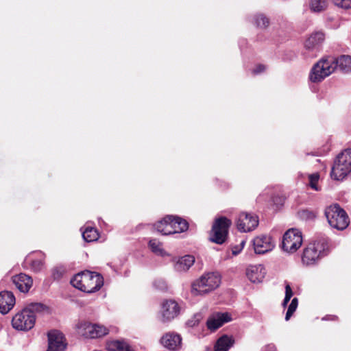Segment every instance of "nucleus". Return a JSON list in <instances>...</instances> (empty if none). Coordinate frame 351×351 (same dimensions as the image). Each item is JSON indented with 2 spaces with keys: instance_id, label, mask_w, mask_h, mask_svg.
<instances>
[{
  "instance_id": "nucleus-1",
  "label": "nucleus",
  "mask_w": 351,
  "mask_h": 351,
  "mask_svg": "<svg viewBox=\"0 0 351 351\" xmlns=\"http://www.w3.org/2000/svg\"><path fill=\"white\" fill-rule=\"evenodd\" d=\"M71 284L82 291L91 293L101 289L104 285V278L97 272L86 270L75 275L71 280Z\"/></svg>"
},
{
  "instance_id": "nucleus-2",
  "label": "nucleus",
  "mask_w": 351,
  "mask_h": 351,
  "mask_svg": "<svg viewBox=\"0 0 351 351\" xmlns=\"http://www.w3.org/2000/svg\"><path fill=\"white\" fill-rule=\"evenodd\" d=\"M328 252L327 238L321 237L310 243L303 250L302 261L304 265H313L316 264Z\"/></svg>"
},
{
  "instance_id": "nucleus-3",
  "label": "nucleus",
  "mask_w": 351,
  "mask_h": 351,
  "mask_svg": "<svg viewBox=\"0 0 351 351\" xmlns=\"http://www.w3.org/2000/svg\"><path fill=\"white\" fill-rule=\"evenodd\" d=\"M43 308V305L40 303L31 304L13 317L12 320L13 328L18 330L32 329L35 324V312L40 311Z\"/></svg>"
},
{
  "instance_id": "nucleus-4",
  "label": "nucleus",
  "mask_w": 351,
  "mask_h": 351,
  "mask_svg": "<svg viewBox=\"0 0 351 351\" xmlns=\"http://www.w3.org/2000/svg\"><path fill=\"white\" fill-rule=\"evenodd\" d=\"M220 275L217 272H208L202 276L191 285V293L194 295L206 294L219 287Z\"/></svg>"
},
{
  "instance_id": "nucleus-5",
  "label": "nucleus",
  "mask_w": 351,
  "mask_h": 351,
  "mask_svg": "<svg viewBox=\"0 0 351 351\" xmlns=\"http://www.w3.org/2000/svg\"><path fill=\"white\" fill-rule=\"evenodd\" d=\"M351 172V149L340 153L332 167L330 176L335 180H342Z\"/></svg>"
},
{
  "instance_id": "nucleus-6",
  "label": "nucleus",
  "mask_w": 351,
  "mask_h": 351,
  "mask_svg": "<svg viewBox=\"0 0 351 351\" xmlns=\"http://www.w3.org/2000/svg\"><path fill=\"white\" fill-rule=\"evenodd\" d=\"M335 71V65L334 58H324L314 64L311 69L309 79L312 82H320Z\"/></svg>"
},
{
  "instance_id": "nucleus-7",
  "label": "nucleus",
  "mask_w": 351,
  "mask_h": 351,
  "mask_svg": "<svg viewBox=\"0 0 351 351\" xmlns=\"http://www.w3.org/2000/svg\"><path fill=\"white\" fill-rule=\"evenodd\" d=\"M302 234L298 228H290L287 230L282 237V248L288 254H293L302 246Z\"/></svg>"
},
{
  "instance_id": "nucleus-8",
  "label": "nucleus",
  "mask_w": 351,
  "mask_h": 351,
  "mask_svg": "<svg viewBox=\"0 0 351 351\" xmlns=\"http://www.w3.org/2000/svg\"><path fill=\"white\" fill-rule=\"evenodd\" d=\"M231 221H215L208 232V241L211 243L222 245L228 238Z\"/></svg>"
},
{
  "instance_id": "nucleus-9",
  "label": "nucleus",
  "mask_w": 351,
  "mask_h": 351,
  "mask_svg": "<svg viewBox=\"0 0 351 351\" xmlns=\"http://www.w3.org/2000/svg\"><path fill=\"white\" fill-rule=\"evenodd\" d=\"M75 329L79 335L86 338H100L109 332L108 328L100 324H93L86 321H80L75 325Z\"/></svg>"
},
{
  "instance_id": "nucleus-10",
  "label": "nucleus",
  "mask_w": 351,
  "mask_h": 351,
  "mask_svg": "<svg viewBox=\"0 0 351 351\" xmlns=\"http://www.w3.org/2000/svg\"><path fill=\"white\" fill-rule=\"evenodd\" d=\"M153 227L163 235L185 232L189 228L188 221H156Z\"/></svg>"
},
{
  "instance_id": "nucleus-11",
  "label": "nucleus",
  "mask_w": 351,
  "mask_h": 351,
  "mask_svg": "<svg viewBox=\"0 0 351 351\" xmlns=\"http://www.w3.org/2000/svg\"><path fill=\"white\" fill-rule=\"evenodd\" d=\"M252 243L256 254H265L270 252L276 246L273 238L267 234H261L254 237Z\"/></svg>"
},
{
  "instance_id": "nucleus-12",
  "label": "nucleus",
  "mask_w": 351,
  "mask_h": 351,
  "mask_svg": "<svg viewBox=\"0 0 351 351\" xmlns=\"http://www.w3.org/2000/svg\"><path fill=\"white\" fill-rule=\"evenodd\" d=\"M180 310V306L175 300H169L164 302L161 309V321L170 322L178 315Z\"/></svg>"
},
{
  "instance_id": "nucleus-13",
  "label": "nucleus",
  "mask_w": 351,
  "mask_h": 351,
  "mask_svg": "<svg viewBox=\"0 0 351 351\" xmlns=\"http://www.w3.org/2000/svg\"><path fill=\"white\" fill-rule=\"evenodd\" d=\"M66 344L62 332L51 330L48 332L47 351H64Z\"/></svg>"
},
{
  "instance_id": "nucleus-14",
  "label": "nucleus",
  "mask_w": 351,
  "mask_h": 351,
  "mask_svg": "<svg viewBox=\"0 0 351 351\" xmlns=\"http://www.w3.org/2000/svg\"><path fill=\"white\" fill-rule=\"evenodd\" d=\"M324 40V34L321 32L312 34L305 41V49L309 52H312L309 56L315 57L319 51V47Z\"/></svg>"
},
{
  "instance_id": "nucleus-15",
  "label": "nucleus",
  "mask_w": 351,
  "mask_h": 351,
  "mask_svg": "<svg viewBox=\"0 0 351 351\" xmlns=\"http://www.w3.org/2000/svg\"><path fill=\"white\" fill-rule=\"evenodd\" d=\"M160 343L169 350H178L181 348L182 338L179 334L169 332L161 337Z\"/></svg>"
},
{
  "instance_id": "nucleus-16",
  "label": "nucleus",
  "mask_w": 351,
  "mask_h": 351,
  "mask_svg": "<svg viewBox=\"0 0 351 351\" xmlns=\"http://www.w3.org/2000/svg\"><path fill=\"white\" fill-rule=\"evenodd\" d=\"M45 255L42 252H36L30 254L26 258V262L29 265L30 269L38 273L45 268Z\"/></svg>"
},
{
  "instance_id": "nucleus-17",
  "label": "nucleus",
  "mask_w": 351,
  "mask_h": 351,
  "mask_svg": "<svg viewBox=\"0 0 351 351\" xmlns=\"http://www.w3.org/2000/svg\"><path fill=\"white\" fill-rule=\"evenodd\" d=\"M231 319V315L228 313H217L208 318L206 325L208 329L215 330Z\"/></svg>"
},
{
  "instance_id": "nucleus-18",
  "label": "nucleus",
  "mask_w": 351,
  "mask_h": 351,
  "mask_svg": "<svg viewBox=\"0 0 351 351\" xmlns=\"http://www.w3.org/2000/svg\"><path fill=\"white\" fill-rule=\"evenodd\" d=\"M265 274V269L262 265H250L246 269V276L253 283L262 282Z\"/></svg>"
},
{
  "instance_id": "nucleus-19",
  "label": "nucleus",
  "mask_w": 351,
  "mask_h": 351,
  "mask_svg": "<svg viewBox=\"0 0 351 351\" xmlns=\"http://www.w3.org/2000/svg\"><path fill=\"white\" fill-rule=\"evenodd\" d=\"M12 282L21 292L27 293L32 287L33 280L31 276L21 273L12 277Z\"/></svg>"
},
{
  "instance_id": "nucleus-20",
  "label": "nucleus",
  "mask_w": 351,
  "mask_h": 351,
  "mask_svg": "<svg viewBox=\"0 0 351 351\" xmlns=\"http://www.w3.org/2000/svg\"><path fill=\"white\" fill-rule=\"evenodd\" d=\"M15 304V297L10 291L0 293V312L7 314Z\"/></svg>"
},
{
  "instance_id": "nucleus-21",
  "label": "nucleus",
  "mask_w": 351,
  "mask_h": 351,
  "mask_svg": "<svg viewBox=\"0 0 351 351\" xmlns=\"http://www.w3.org/2000/svg\"><path fill=\"white\" fill-rule=\"evenodd\" d=\"M325 217L327 219H347L348 216L346 212L338 204H335L325 209Z\"/></svg>"
},
{
  "instance_id": "nucleus-22",
  "label": "nucleus",
  "mask_w": 351,
  "mask_h": 351,
  "mask_svg": "<svg viewBox=\"0 0 351 351\" xmlns=\"http://www.w3.org/2000/svg\"><path fill=\"white\" fill-rule=\"evenodd\" d=\"M195 258L191 255H186L178 258L174 264V269L178 272L187 271L194 263Z\"/></svg>"
},
{
  "instance_id": "nucleus-23",
  "label": "nucleus",
  "mask_w": 351,
  "mask_h": 351,
  "mask_svg": "<svg viewBox=\"0 0 351 351\" xmlns=\"http://www.w3.org/2000/svg\"><path fill=\"white\" fill-rule=\"evenodd\" d=\"M335 69L338 67L344 73L351 72V56L348 55H341L338 58H334Z\"/></svg>"
},
{
  "instance_id": "nucleus-24",
  "label": "nucleus",
  "mask_w": 351,
  "mask_h": 351,
  "mask_svg": "<svg viewBox=\"0 0 351 351\" xmlns=\"http://www.w3.org/2000/svg\"><path fill=\"white\" fill-rule=\"evenodd\" d=\"M234 339L232 337L224 335L219 337L215 346V351H228L233 346Z\"/></svg>"
},
{
  "instance_id": "nucleus-25",
  "label": "nucleus",
  "mask_w": 351,
  "mask_h": 351,
  "mask_svg": "<svg viewBox=\"0 0 351 351\" xmlns=\"http://www.w3.org/2000/svg\"><path fill=\"white\" fill-rule=\"evenodd\" d=\"M259 221H237L236 227L240 232H250L258 226Z\"/></svg>"
},
{
  "instance_id": "nucleus-26",
  "label": "nucleus",
  "mask_w": 351,
  "mask_h": 351,
  "mask_svg": "<svg viewBox=\"0 0 351 351\" xmlns=\"http://www.w3.org/2000/svg\"><path fill=\"white\" fill-rule=\"evenodd\" d=\"M108 351H134L130 346L123 340H114L108 342Z\"/></svg>"
},
{
  "instance_id": "nucleus-27",
  "label": "nucleus",
  "mask_w": 351,
  "mask_h": 351,
  "mask_svg": "<svg viewBox=\"0 0 351 351\" xmlns=\"http://www.w3.org/2000/svg\"><path fill=\"white\" fill-rule=\"evenodd\" d=\"M82 235L84 240L88 243L95 241L99 238V233L96 228L87 226L84 230H82Z\"/></svg>"
},
{
  "instance_id": "nucleus-28",
  "label": "nucleus",
  "mask_w": 351,
  "mask_h": 351,
  "mask_svg": "<svg viewBox=\"0 0 351 351\" xmlns=\"http://www.w3.org/2000/svg\"><path fill=\"white\" fill-rule=\"evenodd\" d=\"M252 23L259 28H266L269 25V19L263 14H256L254 16Z\"/></svg>"
},
{
  "instance_id": "nucleus-29",
  "label": "nucleus",
  "mask_w": 351,
  "mask_h": 351,
  "mask_svg": "<svg viewBox=\"0 0 351 351\" xmlns=\"http://www.w3.org/2000/svg\"><path fill=\"white\" fill-rule=\"evenodd\" d=\"M149 247L151 250L157 255L163 256L166 254V252L162 248V244L157 239H151L149 241Z\"/></svg>"
},
{
  "instance_id": "nucleus-30",
  "label": "nucleus",
  "mask_w": 351,
  "mask_h": 351,
  "mask_svg": "<svg viewBox=\"0 0 351 351\" xmlns=\"http://www.w3.org/2000/svg\"><path fill=\"white\" fill-rule=\"evenodd\" d=\"M327 7L326 0H311L310 8L312 12H319L324 10Z\"/></svg>"
},
{
  "instance_id": "nucleus-31",
  "label": "nucleus",
  "mask_w": 351,
  "mask_h": 351,
  "mask_svg": "<svg viewBox=\"0 0 351 351\" xmlns=\"http://www.w3.org/2000/svg\"><path fill=\"white\" fill-rule=\"evenodd\" d=\"M66 271V268L63 265H56L51 270V277L54 280H59L62 278Z\"/></svg>"
},
{
  "instance_id": "nucleus-32",
  "label": "nucleus",
  "mask_w": 351,
  "mask_h": 351,
  "mask_svg": "<svg viewBox=\"0 0 351 351\" xmlns=\"http://www.w3.org/2000/svg\"><path fill=\"white\" fill-rule=\"evenodd\" d=\"M298 305V299L297 298H293L290 304L288 306V309L286 313V315H285L286 321H288L291 317V316L293 315L294 312L296 311Z\"/></svg>"
},
{
  "instance_id": "nucleus-33",
  "label": "nucleus",
  "mask_w": 351,
  "mask_h": 351,
  "mask_svg": "<svg viewBox=\"0 0 351 351\" xmlns=\"http://www.w3.org/2000/svg\"><path fill=\"white\" fill-rule=\"evenodd\" d=\"M332 228L337 230H343L349 226V221H328Z\"/></svg>"
},
{
  "instance_id": "nucleus-34",
  "label": "nucleus",
  "mask_w": 351,
  "mask_h": 351,
  "mask_svg": "<svg viewBox=\"0 0 351 351\" xmlns=\"http://www.w3.org/2000/svg\"><path fill=\"white\" fill-rule=\"evenodd\" d=\"M319 179V174L315 173L308 175L309 185L315 191H319V188L317 185Z\"/></svg>"
},
{
  "instance_id": "nucleus-35",
  "label": "nucleus",
  "mask_w": 351,
  "mask_h": 351,
  "mask_svg": "<svg viewBox=\"0 0 351 351\" xmlns=\"http://www.w3.org/2000/svg\"><path fill=\"white\" fill-rule=\"evenodd\" d=\"M298 217L301 219H313L317 215L315 213L306 209L299 211Z\"/></svg>"
},
{
  "instance_id": "nucleus-36",
  "label": "nucleus",
  "mask_w": 351,
  "mask_h": 351,
  "mask_svg": "<svg viewBox=\"0 0 351 351\" xmlns=\"http://www.w3.org/2000/svg\"><path fill=\"white\" fill-rule=\"evenodd\" d=\"M285 198L282 196H275L272 198L274 210H278L284 204Z\"/></svg>"
},
{
  "instance_id": "nucleus-37",
  "label": "nucleus",
  "mask_w": 351,
  "mask_h": 351,
  "mask_svg": "<svg viewBox=\"0 0 351 351\" xmlns=\"http://www.w3.org/2000/svg\"><path fill=\"white\" fill-rule=\"evenodd\" d=\"M335 4L343 9L351 8V0H332Z\"/></svg>"
},
{
  "instance_id": "nucleus-38",
  "label": "nucleus",
  "mask_w": 351,
  "mask_h": 351,
  "mask_svg": "<svg viewBox=\"0 0 351 351\" xmlns=\"http://www.w3.org/2000/svg\"><path fill=\"white\" fill-rule=\"evenodd\" d=\"M245 240H242L239 244L234 245L232 247V253L233 255H238L243 249L245 245Z\"/></svg>"
},
{
  "instance_id": "nucleus-39",
  "label": "nucleus",
  "mask_w": 351,
  "mask_h": 351,
  "mask_svg": "<svg viewBox=\"0 0 351 351\" xmlns=\"http://www.w3.org/2000/svg\"><path fill=\"white\" fill-rule=\"evenodd\" d=\"M154 286L161 291L166 290L167 285L166 282L163 279H156L154 282Z\"/></svg>"
},
{
  "instance_id": "nucleus-40",
  "label": "nucleus",
  "mask_w": 351,
  "mask_h": 351,
  "mask_svg": "<svg viewBox=\"0 0 351 351\" xmlns=\"http://www.w3.org/2000/svg\"><path fill=\"white\" fill-rule=\"evenodd\" d=\"M201 319V315L196 314L191 319H189L186 322V325L189 327H194L198 324Z\"/></svg>"
},
{
  "instance_id": "nucleus-41",
  "label": "nucleus",
  "mask_w": 351,
  "mask_h": 351,
  "mask_svg": "<svg viewBox=\"0 0 351 351\" xmlns=\"http://www.w3.org/2000/svg\"><path fill=\"white\" fill-rule=\"evenodd\" d=\"M293 291L291 289V287L290 285L288 282H286L285 284V298L287 300H291V297L293 296Z\"/></svg>"
},
{
  "instance_id": "nucleus-42",
  "label": "nucleus",
  "mask_w": 351,
  "mask_h": 351,
  "mask_svg": "<svg viewBox=\"0 0 351 351\" xmlns=\"http://www.w3.org/2000/svg\"><path fill=\"white\" fill-rule=\"evenodd\" d=\"M258 218L257 216H254L252 215L251 213H245V212H241L239 214V219H254V218Z\"/></svg>"
},
{
  "instance_id": "nucleus-43",
  "label": "nucleus",
  "mask_w": 351,
  "mask_h": 351,
  "mask_svg": "<svg viewBox=\"0 0 351 351\" xmlns=\"http://www.w3.org/2000/svg\"><path fill=\"white\" fill-rule=\"evenodd\" d=\"M265 70V66L263 64L256 66L252 71L254 74H259Z\"/></svg>"
},
{
  "instance_id": "nucleus-44",
  "label": "nucleus",
  "mask_w": 351,
  "mask_h": 351,
  "mask_svg": "<svg viewBox=\"0 0 351 351\" xmlns=\"http://www.w3.org/2000/svg\"><path fill=\"white\" fill-rule=\"evenodd\" d=\"M229 217H232V216L228 214V215H219V216L216 217L215 219H222V220H224V219H228Z\"/></svg>"
},
{
  "instance_id": "nucleus-45",
  "label": "nucleus",
  "mask_w": 351,
  "mask_h": 351,
  "mask_svg": "<svg viewBox=\"0 0 351 351\" xmlns=\"http://www.w3.org/2000/svg\"><path fill=\"white\" fill-rule=\"evenodd\" d=\"M162 219H182L181 217L178 216H174V215H167L166 217L163 218Z\"/></svg>"
},
{
  "instance_id": "nucleus-46",
  "label": "nucleus",
  "mask_w": 351,
  "mask_h": 351,
  "mask_svg": "<svg viewBox=\"0 0 351 351\" xmlns=\"http://www.w3.org/2000/svg\"><path fill=\"white\" fill-rule=\"evenodd\" d=\"M265 351H276V348L272 345H269L265 348Z\"/></svg>"
},
{
  "instance_id": "nucleus-47",
  "label": "nucleus",
  "mask_w": 351,
  "mask_h": 351,
  "mask_svg": "<svg viewBox=\"0 0 351 351\" xmlns=\"http://www.w3.org/2000/svg\"><path fill=\"white\" fill-rule=\"evenodd\" d=\"M289 301H290L289 300H286V298H284L283 302L282 303V306L284 308H285L287 306Z\"/></svg>"
},
{
  "instance_id": "nucleus-48",
  "label": "nucleus",
  "mask_w": 351,
  "mask_h": 351,
  "mask_svg": "<svg viewBox=\"0 0 351 351\" xmlns=\"http://www.w3.org/2000/svg\"><path fill=\"white\" fill-rule=\"evenodd\" d=\"M329 317L331 318L330 319H334L336 317L333 315H330L328 317H324L323 319L324 320H328Z\"/></svg>"
}]
</instances>
